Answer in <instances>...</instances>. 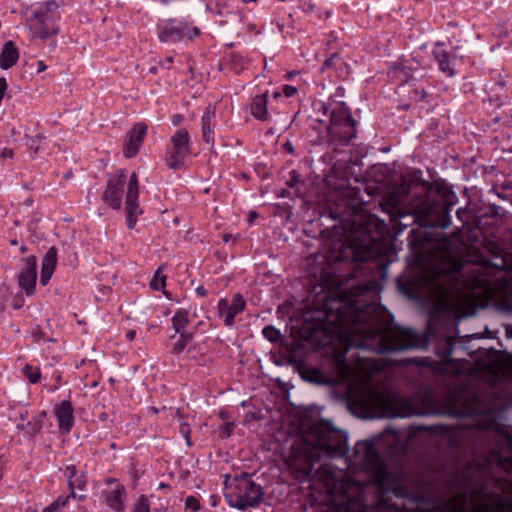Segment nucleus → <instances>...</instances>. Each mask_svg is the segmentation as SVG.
I'll return each instance as SVG.
<instances>
[{
	"instance_id": "39448f33",
	"label": "nucleus",
	"mask_w": 512,
	"mask_h": 512,
	"mask_svg": "<svg viewBox=\"0 0 512 512\" xmlns=\"http://www.w3.org/2000/svg\"><path fill=\"white\" fill-rule=\"evenodd\" d=\"M189 133L182 128L171 137V146L168 149L167 165L173 170L183 166V160L189 153Z\"/></svg>"
},
{
	"instance_id": "393cba45",
	"label": "nucleus",
	"mask_w": 512,
	"mask_h": 512,
	"mask_svg": "<svg viewBox=\"0 0 512 512\" xmlns=\"http://www.w3.org/2000/svg\"><path fill=\"white\" fill-rule=\"evenodd\" d=\"M192 340V335L190 333H182L178 341L173 345L172 353L179 354L181 353L188 343Z\"/></svg>"
},
{
	"instance_id": "7ed1b4c3",
	"label": "nucleus",
	"mask_w": 512,
	"mask_h": 512,
	"mask_svg": "<svg viewBox=\"0 0 512 512\" xmlns=\"http://www.w3.org/2000/svg\"><path fill=\"white\" fill-rule=\"evenodd\" d=\"M458 268L459 266L455 261L447 259L434 268L433 271L425 274V283L431 290V296L439 303L444 304L448 301L453 289L452 273L457 271Z\"/></svg>"
},
{
	"instance_id": "f704fd0d",
	"label": "nucleus",
	"mask_w": 512,
	"mask_h": 512,
	"mask_svg": "<svg viewBox=\"0 0 512 512\" xmlns=\"http://www.w3.org/2000/svg\"><path fill=\"white\" fill-rule=\"evenodd\" d=\"M31 370V368L29 366H26L25 367V371H26V374L30 380L31 383H37L39 378H40V373L39 371H32V372H29Z\"/></svg>"
},
{
	"instance_id": "6e6552de",
	"label": "nucleus",
	"mask_w": 512,
	"mask_h": 512,
	"mask_svg": "<svg viewBox=\"0 0 512 512\" xmlns=\"http://www.w3.org/2000/svg\"><path fill=\"white\" fill-rule=\"evenodd\" d=\"M199 34V29L189 27L187 23H176L175 20H169L159 33V39L162 42H177L184 38L192 39Z\"/></svg>"
},
{
	"instance_id": "3c124183",
	"label": "nucleus",
	"mask_w": 512,
	"mask_h": 512,
	"mask_svg": "<svg viewBox=\"0 0 512 512\" xmlns=\"http://www.w3.org/2000/svg\"><path fill=\"white\" fill-rule=\"evenodd\" d=\"M10 243H11V245H17V240H16V239H12V240L10 241Z\"/></svg>"
},
{
	"instance_id": "423d86ee",
	"label": "nucleus",
	"mask_w": 512,
	"mask_h": 512,
	"mask_svg": "<svg viewBox=\"0 0 512 512\" xmlns=\"http://www.w3.org/2000/svg\"><path fill=\"white\" fill-rule=\"evenodd\" d=\"M28 26L32 37L39 39H47L58 33L54 17L43 11H33L28 18Z\"/></svg>"
},
{
	"instance_id": "49530a36",
	"label": "nucleus",
	"mask_w": 512,
	"mask_h": 512,
	"mask_svg": "<svg viewBox=\"0 0 512 512\" xmlns=\"http://www.w3.org/2000/svg\"><path fill=\"white\" fill-rule=\"evenodd\" d=\"M169 486L167 484H164V483H160L159 484V489H168Z\"/></svg>"
},
{
	"instance_id": "a19ab883",
	"label": "nucleus",
	"mask_w": 512,
	"mask_h": 512,
	"mask_svg": "<svg viewBox=\"0 0 512 512\" xmlns=\"http://www.w3.org/2000/svg\"><path fill=\"white\" fill-rule=\"evenodd\" d=\"M196 292L200 296H205V294H206V290H205V288L203 286L197 287L196 288Z\"/></svg>"
},
{
	"instance_id": "a211bd4d",
	"label": "nucleus",
	"mask_w": 512,
	"mask_h": 512,
	"mask_svg": "<svg viewBox=\"0 0 512 512\" xmlns=\"http://www.w3.org/2000/svg\"><path fill=\"white\" fill-rule=\"evenodd\" d=\"M124 498L125 488L119 485L106 495V503L114 511L121 512L125 509Z\"/></svg>"
},
{
	"instance_id": "4be33fe9",
	"label": "nucleus",
	"mask_w": 512,
	"mask_h": 512,
	"mask_svg": "<svg viewBox=\"0 0 512 512\" xmlns=\"http://www.w3.org/2000/svg\"><path fill=\"white\" fill-rule=\"evenodd\" d=\"M71 493L69 495H61L56 500H54L49 506L44 508L42 512H58L61 508L65 507L70 499Z\"/></svg>"
},
{
	"instance_id": "2f4dec72",
	"label": "nucleus",
	"mask_w": 512,
	"mask_h": 512,
	"mask_svg": "<svg viewBox=\"0 0 512 512\" xmlns=\"http://www.w3.org/2000/svg\"><path fill=\"white\" fill-rule=\"evenodd\" d=\"M200 503L199 500L194 496H188L185 499V508L190 510L191 512H196L199 510Z\"/></svg>"
},
{
	"instance_id": "5701e85b",
	"label": "nucleus",
	"mask_w": 512,
	"mask_h": 512,
	"mask_svg": "<svg viewBox=\"0 0 512 512\" xmlns=\"http://www.w3.org/2000/svg\"><path fill=\"white\" fill-rule=\"evenodd\" d=\"M17 429L32 437L41 429V424L39 421L28 422L27 424L19 423L17 424Z\"/></svg>"
},
{
	"instance_id": "9b49d317",
	"label": "nucleus",
	"mask_w": 512,
	"mask_h": 512,
	"mask_svg": "<svg viewBox=\"0 0 512 512\" xmlns=\"http://www.w3.org/2000/svg\"><path fill=\"white\" fill-rule=\"evenodd\" d=\"M245 304L239 293L234 294L231 299L222 298L218 301V316L223 319L226 326H232L235 316L244 310Z\"/></svg>"
},
{
	"instance_id": "cd10ccee",
	"label": "nucleus",
	"mask_w": 512,
	"mask_h": 512,
	"mask_svg": "<svg viewBox=\"0 0 512 512\" xmlns=\"http://www.w3.org/2000/svg\"><path fill=\"white\" fill-rule=\"evenodd\" d=\"M85 485H86V480L82 474H80V475L78 474L74 479H70L68 486L71 491V496L73 498H75L76 494H75L74 490L76 488L84 489Z\"/></svg>"
},
{
	"instance_id": "bb28decb",
	"label": "nucleus",
	"mask_w": 512,
	"mask_h": 512,
	"mask_svg": "<svg viewBox=\"0 0 512 512\" xmlns=\"http://www.w3.org/2000/svg\"><path fill=\"white\" fill-rule=\"evenodd\" d=\"M248 65V61L239 54H232L231 67L236 73L243 71Z\"/></svg>"
},
{
	"instance_id": "ea45409f",
	"label": "nucleus",
	"mask_w": 512,
	"mask_h": 512,
	"mask_svg": "<svg viewBox=\"0 0 512 512\" xmlns=\"http://www.w3.org/2000/svg\"><path fill=\"white\" fill-rule=\"evenodd\" d=\"M135 336L136 332L134 330H130L126 334V338L128 339V341H133L135 339Z\"/></svg>"
},
{
	"instance_id": "a878e982",
	"label": "nucleus",
	"mask_w": 512,
	"mask_h": 512,
	"mask_svg": "<svg viewBox=\"0 0 512 512\" xmlns=\"http://www.w3.org/2000/svg\"><path fill=\"white\" fill-rule=\"evenodd\" d=\"M471 509L474 512H504V507L501 502H497L495 504H489V505H476L472 504Z\"/></svg>"
},
{
	"instance_id": "aec40b11",
	"label": "nucleus",
	"mask_w": 512,
	"mask_h": 512,
	"mask_svg": "<svg viewBox=\"0 0 512 512\" xmlns=\"http://www.w3.org/2000/svg\"><path fill=\"white\" fill-rule=\"evenodd\" d=\"M334 362L340 372V377L342 380H346L350 377L351 368L348 362L346 361L344 355L336 354L334 356Z\"/></svg>"
},
{
	"instance_id": "6ab92c4d",
	"label": "nucleus",
	"mask_w": 512,
	"mask_h": 512,
	"mask_svg": "<svg viewBox=\"0 0 512 512\" xmlns=\"http://www.w3.org/2000/svg\"><path fill=\"white\" fill-rule=\"evenodd\" d=\"M434 56L438 62L440 70L446 73L448 76H453L454 69L450 64L449 54L443 48L437 46L434 50Z\"/></svg>"
},
{
	"instance_id": "b1692460",
	"label": "nucleus",
	"mask_w": 512,
	"mask_h": 512,
	"mask_svg": "<svg viewBox=\"0 0 512 512\" xmlns=\"http://www.w3.org/2000/svg\"><path fill=\"white\" fill-rule=\"evenodd\" d=\"M166 276L161 273V268H158L150 281V288L155 291L163 290L165 287Z\"/></svg>"
},
{
	"instance_id": "412c9836",
	"label": "nucleus",
	"mask_w": 512,
	"mask_h": 512,
	"mask_svg": "<svg viewBox=\"0 0 512 512\" xmlns=\"http://www.w3.org/2000/svg\"><path fill=\"white\" fill-rule=\"evenodd\" d=\"M189 323V316L187 311H178L172 317V325L175 330V333H180L187 324Z\"/></svg>"
},
{
	"instance_id": "4c0bfd02",
	"label": "nucleus",
	"mask_w": 512,
	"mask_h": 512,
	"mask_svg": "<svg viewBox=\"0 0 512 512\" xmlns=\"http://www.w3.org/2000/svg\"><path fill=\"white\" fill-rule=\"evenodd\" d=\"M231 430H232V424H225V426L223 427V430L221 432V435L224 436V437H229L230 434H231Z\"/></svg>"
},
{
	"instance_id": "9d476101",
	"label": "nucleus",
	"mask_w": 512,
	"mask_h": 512,
	"mask_svg": "<svg viewBox=\"0 0 512 512\" xmlns=\"http://www.w3.org/2000/svg\"><path fill=\"white\" fill-rule=\"evenodd\" d=\"M138 195V177L135 173H132L129 178L126 193L127 225L129 229H132L135 226L137 216L141 214V210L138 204Z\"/></svg>"
},
{
	"instance_id": "58836bf2",
	"label": "nucleus",
	"mask_w": 512,
	"mask_h": 512,
	"mask_svg": "<svg viewBox=\"0 0 512 512\" xmlns=\"http://www.w3.org/2000/svg\"><path fill=\"white\" fill-rule=\"evenodd\" d=\"M483 428H485V429H495V428H497V422H496V419H493V421H491V422H489V423L485 424V425L483 426Z\"/></svg>"
},
{
	"instance_id": "79ce46f5",
	"label": "nucleus",
	"mask_w": 512,
	"mask_h": 512,
	"mask_svg": "<svg viewBox=\"0 0 512 512\" xmlns=\"http://www.w3.org/2000/svg\"><path fill=\"white\" fill-rule=\"evenodd\" d=\"M298 73H299L298 71H290V72H288V73L285 75V78L290 79V78H292L293 76L297 75Z\"/></svg>"
},
{
	"instance_id": "473e14b6",
	"label": "nucleus",
	"mask_w": 512,
	"mask_h": 512,
	"mask_svg": "<svg viewBox=\"0 0 512 512\" xmlns=\"http://www.w3.org/2000/svg\"><path fill=\"white\" fill-rule=\"evenodd\" d=\"M58 9V4L54 0H49L45 3L44 8H40L37 11H43V13H47L48 15L53 16V13Z\"/></svg>"
},
{
	"instance_id": "37998d69",
	"label": "nucleus",
	"mask_w": 512,
	"mask_h": 512,
	"mask_svg": "<svg viewBox=\"0 0 512 512\" xmlns=\"http://www.w3.org/2000/svg\"><path fill=\"white\" fill-rule=\"evenodd\" d=\"M46 69V66L44 65V63L42 61H39L38 62V71L41 72V71H44Z\"/></svg>"
},
{
	"instance_id": "e433bc0d",
	"label": "nucleus",
	"mask_w": 512,
	"mask_h": 512,
	"mask_svg": "<svg viewBox=\"0 0 512 512\" xmlns=\"http://www.w3.org/2000/svg\"><path fill=\"white\" fill-rule=\"evenodd\" d=\"M297 91H298L297 87H294L291 85H285L283 87V94L288 98L294 96L297 93Z\"/></svg>"
},
{
	"instance_id": "c756f323",
	"label": "nucleus",
	"mask_w": 512,
	"mask_h": 512,
	"mask_svg": "<svg viewBox=\"0 0 512 512\" xmlns=\"http://www.w3.org/2000/svg\"><path fill=\"white\" fill-rule=\"evenodd\" d=\"M262 333L270 342H276L280 338V331L273 326L264 327Z\"/></svg>"
},
{
	"instance_id": "1a4fd4ad",
	"label": "nucleus",
	"mask_w": 512,
	"mask_h": 512,
	"mask_svg": "<svg viewBox=\"0 0 512 512\" xmlns=\"http://www.w3.org/2000/svg\"><path fill=\"white\" fill-rule=\"evenodd\" d=\"M37 281V259L35 256H28L23 259V268L18 274V286L27 296L35 293Z\"/></svg>"
},
{
	"instance_id": "c9c22d12",
	"label": "nucleus",
	"mask_w": 512,
	"mask_h": 512,
	"mask_svg": "<svg viewBox=\"0 0 512 512\" xmlns=\"http://www.w3.org/2000/svg\"><path fill=\"white\" fill-rule=\"evenodd\" d=\"M65 475L68 478V482L70 479H74L78 475L77 468L74 465H69L65 469Z\"/></svg>"
},
{
	"instance_id": "20e7f679",
	"label": "nucleus",
	"mask_w": 512,
	"mask_h": 512,
	"mask_svg": "<svg viewBox=\"0 0 512 512\" xmlns=\"http://www.w3.org/2000/svg\"><path fill=\"white\" fill-rule=\"evenodd\" d=\"M328 132L333 140L346 144L356 136V122L346 109L335 110L331 114Z\"/></svg>"
},
{
	"instance_id": "f03ea898",
	"label": "nucleus",
	"mask_w": 512,
	"mask_h": 512,
	"mask_svg": "<svg viewBox=\"0 0 512 512\" xmlns=\"http://www.w3.org/2000/svg\"><path fill=\"white\" fill-rule=\"evenodd\" d=\"M225 498L228 505L238 510L257 506L263 498L262 487L247 474L226 480Z\"/></svg>"
},
{
	"instance_id": "2eb2a0df",
	"label": "nucleus",
	"mask_w": 512,
	"mask_h": 512,
	"mask_svg": "<svg viewBox=\"0 0 512 512\" xmlns=\"http://www.w3.org/2000/svg\"><path fill=\"white\" fill-rule=\"evenodd\" d=\"M215 108L209 105L201 117V129L203 140L210 144H214L213 129L215 127Z\"/></svg>"
},
{
	"instance_id": "f257e3e1",
	"label": "nucleus",
	"mask_w": 512,
	"mask_h": 512,
	"mask_svg": "<svg viewBox=\"0 0 512 512\" xmlns=\"http://www.w3.org/2000/svg\"><path fill=\"white\" fill-rule=\"evenodd\" d=\"M354 332L362 337L355 346L377 353L414 349L426 345V340L422 336L406 328L389 327L375 330L366 326H356Z\"/></svg>"
},
{
	"instance_id": "ddd939ff",
	"label": "nucleus",
	"mask_w": 512,
	"mask_h": 512,
	"mask_svg": "<svg viewBox=\"0 0 512 512\" xmlns=\"http://www.w3.org/2000/svg\"><path fill=\"white\" fill-rule=\"evenodd\" d=\"M55 416L58 421L59 429L64 433H69L73 426V407L69 401H62L55 408Z\"/></svg>"
},
{
	"instance_id": "c03bdc74",
	"label": "nucleus",
	"mask_w": 512,
	"mask_h": 512,
	"mask_svg": "<svg viewBox=\"0 0 512 512\" xmlns=\"http://www.w3.org/2000/svg\"><path fill=\"white\" fill-rule=\"evenodd\" d=\"M332 59L333 58H329L325 61L324 65H323V69H325L326 67L330 66L331 62H332Z\"/></svg>"
},
{
	"instance_id": "8fccbe9b",
	"label": "nucleus",
	"mask_w": 512,
	"mask_h": 512,
	"mask_svg": "<svg viewBox=\"0 0 512 512\" xmlns=\"http://www.w3.org/2000/svg\"><path fill=\"white\" fill-rule=\"evenodd\" d=\"M280 95H281V94H280V92H274V93H273V97H274V98H279V97H280Z\"/></svg>"
},
{
	"instance_id": "603ef678",
	"label": "nucleus",
	"mask_w": 512,
	"mask_h": 512,
	"mask_svg": "<svg viewBox=\"0 0 512 512\" xmlns=\"http://www.w3.org/2000/svg\"><path fill=\"white\" fill-rule=\"evenodd\" d=\"M171 62H172V58L171 57L167 58V63H171Z\"/></svg>"
},
{
	"instance_id": "c85d7f7f",
	"label": "nucleus",
	"mask_w": 512,
	"mask_h": 512,
	"mask_svg": "<svg viewBox=\"0 0 512 512\" xmlns=\"http://www.w3.org/2000/svg\"><path fill=\"white\" fill-rule=\"evenodd\" d=\"M469 509L470 506L467 504L466 497H460L449 507L450 512H468Z\"/></svg>"
},
{
	"instance_id": "de8ad7c7",
	"label": "nucleus",
	"mask_w": 512,
	"mask_h": 512,
	"mask_svg": "<svg viewBox=\"0 0 512 512\" xmlns=\"http://www.w3.org/2000/svg\"><path fill=\"white\" fill-rule=\"evenodd\" d=\"M512 328H509L508 326L506 327V334L507 336L509 337L511 334H512Z\"/></svg>"
},
{
	"instance_id": "dca6fc26",
	"label": "nucleus",
	"mask_w": 512,
	"mask_h": 512,
	"mask_svg": "<svg viewBox=\"0 0 512 512\" xmlns=\"http://www.w3.org/2000/svg\"><path fill=\"white\" fill-rule=\"evenodd\" d=\"M19 58V52L13 41H6L0 53V67L7 70L14 66Z\"/></svg>"
},
{
	"instance_id": "f8f14e48",
	"label": "nucleus",
	"mask_w": 512,
	"mask_h": 512,
	"mask_svg": "<svg viewBox=\"0 0 512 512\" xmlns=\"http://www.w3.org/2000/svg\"><path fill=\"white\" fill-rule=\"evenodd\" d=\"M147 132V126L144 123L135 124L127 133V141L123 146V153L126 158L134 157L138 151Z\"/></svg>"
},
{
	"instance_id": "09e8293b",
	"label": "nucleus",
	"mask_w": 512,
	"mask_h": 512,
	"mask_svg": "<svg viewBox=\"0 0 512 512\" xmlns=\"http://www.w3.org/2000/svg\"><path fill=\"white\" fill-rule=\"evenodd\" d=\"M20 251H21L22 253H25V252L27 251V247H26L25 245H22V246L20 247Z\"/></svg>"
},
{
	"instance_id": "0eeeda50",
	"label": "nucleus",
	"mask_w": 512,
	"mask_h": 512,
	"mask_svg": "<svg viewBox=\"0 0 512 512\" xmlns=\"http://www.w3.org/2000/svg\"><path fill=\"white\" fill-rule=\"evenodd\" d=\"M129 180L126 174L121 171L111 175L108 179L107 188L103 194L104 202L113 209H120L122 205V197L124 189H127Z\"/></svg>"
},
{
	"instance_id": "7c9ffc66",
	"label": "nucleus",
	"mask_w": 512,
	"mask_h": 512,
	"mask_svg": "<svg viewBox=\"0 0 512 512\" xmlns=\"http://www.w3.org/2000/svg\"><path fill=\"white\" fill-rule=\"evenodd\" d=\"M133 512H150V505L146 496L142 495L139 497Z\"/></svg>"
},
{
	"instance_id": "4468645a",
	"label": "nucleus",
	"mask_w": 512,
	"mask_h": 512,
	"mask_svg": "<svg viewBox=\"0 0 512 512\" xmlns=\"http://www.w3.org/2000/svg\"><path fill=\"white\" fill-rule=\"evenodd\" d=\"M57 264V249L50 247L42 259L40 283L45 286L51 279Z\"/></svg>"
},
{
	"instance_id": "f3484780",
	"label": "nucleus",
	"mask_w": 512,
	"mask_h": 512,
	"mask_svg": "<svg viewBox=\"0 0 512 512\" xmlns=\"http://www.w3.org/2000/svg\"><path fill=\"white\" fill-rule=\"evenodd\" d=\"M268 95L264 93L262 95H257L252 98L250 103V111L254 118L264 121L268 119Z\"/></svg>"
},
{
	"instance_id": "72a5a7b5",
	"label": "nucleus",
	"mask_w": 512,
	"mask_h": 512,
	"mask_svg": "<svg viewBox=\"0 0 512 512\" xmlns=\"http://www.w3.org/2000/svg\"><path fill=\"white\" fill-rule=\"evenodd\" d=\"M180 433L183 435V437L185 438V441H186V444L188 446H191V441H190V428L188 426V424L186 423H181L180 424Z\"/></svg>"
},
{
	"instance_id": "a18cd8bd",
	"label": "nucleus",
	"mask_w": 512,
	"mask_h": 512,
	"mask_svg": "<svg viewBox=\"0 0 512 512\" xmlns=\"http://www.w3.org/2000/svg\"><path fill=\"white\" fill-rule=\"evenodd\" d=\"M181 121V116H175L174 119H173V123L176 125L178 124L179 122Z\"/></svg>"
}]
</instances>
